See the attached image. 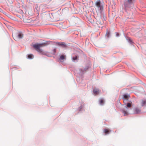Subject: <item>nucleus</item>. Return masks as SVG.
I'll list each match as a JSON object with an SVG mask.
<instances>
[{
  "label": "nucleus",
  "mask_w": 146,
  "mask_h": 146,
  "mask_svg": "<svg viewBox=\"0 0 146 146\" xmlns=\"http://www.w3.org/2000/svg\"><path fill=\"white\" fill-rule=\"evenodd\" d=\"M33 55L32 54H30L28 55V58L30 59H32L33 58Z\"/></svg>",
  "instance_id": "nucleus-14"
},
{
  "label": "nucleus",
  "mask_w": 146,
  "mask_h": 146,
  "mask_svg": "<svg viewBox=\"0 0 146 146\" xmlns=\"http://www.w3.org/2000/svg\"><path fill=\"white\" fill-rule=\"evenodd\" d=\"M105 135H107L109 133V131L107 129H105L104 131Z\"/></svg>",
  "instance_id": "nucleus-10"
},
{
  "label": "nucleus",
  "mask_w": 146,
  "mask_h": 146,
  "mask_svg": "<svg viewBox=\"0 0 146 146\" xmlns=\"http://www.w3.org/2000/svg\"><path fill=\"white\" fill-rule=\"evenodd\" d=\"M97 22V24H99L101 25L102 24V23H101L99 20H98Z\"/></svg>",
  "instance_id": "nucleus-17"
},
{
  "label": "nucleus",
  "mask_w": 146,
  "mask_h": 146,
  "mask_svg": "<svg viewBox=\"0 0 146 146\" xmlns=\"http://www.w3.org/2000/svg\"><path fill=\"white\" fill-rule=\"evenodd\" d=\"M56 49H54L53 50L54 51V54H55L56 52Z\"/></svg>",
  "instance_id": "nucleus-19"
},
{
  "label": "nucleus",
  "mask_w": 146,
  "mask_h": 146,
  "mask_svg": "<svg viewBox=\"0 0 146 146\" xmlns=\"http://www.w3.org/2000/svg\"><path fill=\"white\" fill-rule=\"evenodd\" d=\"M116 35L117 36H118L119 35V34L118 33H116Z\"/></svg>",
  "instance_id": "nucleus-20"
},
{
  "label": "nucleus",
  "mask_w": 146,
  "mask_h": 146,
  "mask_svg": "<svg viewBox=\"0 0 146 146\" xmlns=\"http://www.w3.org/2000/svg\"><path fill=\"white\" fill-rule=\"evenodd\" d=\"M96 5L98 8V10H101L103 9L102 7L101 6L100 2V1H97L96 3Z\"/></svg>",
  "instance_id": "nucleus-3"
},
{
  "label": "nucleus",
  "mask_w": 146,
  "mask_h": 146,
  "mask_svg": "<svg viewBox=\"0 0 146 146\" xmlns=\"http://www.w3.org/2000/svg\"><path fill=\"white\" fill-rule=\"evenodd\" d=\"M23 36V35L22 34L19 33L18 35L17 36L14 35L13 37L15 40L17 41L18 40L19 38L20 39L22 38Z\"/></svg>",
  "instance_id": "nucleus-4"
},
{
  "label": "nucleus",
  "mask_w": 146,
  "mask_h": 146,
  "mask_svg": "<svg viewBox=\"0 0 146 146\" xmlns=\"http://www.w3.org/2000/svg\"><path fill=\"white\" fill-rule=\"evenodd\" d=\"M110 32L109 31H107L106 34V36L108 38L110 36Z\"/></svg>",
  "instance_id": "nucleus-11"
},
{
  "label": "nucleus",
  "mask_w": 146,
  "mask_h": 146,
  "mask_svg": "<svg viewBox=\"0 0 146 146\" xmlns=\"http://www.w3.org/2000/svg\"><path fill=\"white\" fill-rule=\"evenodd\" d=\"M130 97V96L126 94H124L123 96L122 99L124 103H125L128 100L129 98Z\"/></svg>",
  "instance_id": "nucleus-2"
},
{
  "label": "nucleus",
  "mask_w": 146,
  "mask_h": 146,
  "mask_svg": "<svg viewBox=\"0 0 146 146\" xmlns=\"http://www.w3.org/2000/svg\"><path fill=\"white\" fill-rule=\"evenodd\" d=\"M77 58L78 56H77L72 58L73 60L74 61L76 60L77 59Z\"/></svg>",
  "instance_id": "nucleus-16"
},
{
  "label": "nucleus",
  "mask_w": 146,
  "mask_h": 146,
  "mask_svg": "<svg viewBox=\"0 0 146 146\" xmlns=\"http://www.w3.org/2000/svg\"><path fill=\"white\" fill-rule=\"evenodd\" d=\"M93 93L95 95H98L100 91L97 88H94L93 89Z\"/></svg>",
  "instance_id": "nucleus-5"
},
{
  "label": "nucleus",
  "mask_w": 146,
  "mask_h": 146,
  "mask_svg": "<svg viewBox=\"0 0 146 146\" xmlns=\"http://www.w3.org/2000/svg\"><path fill=\"white\" fill-rule=\"evenodd\" d=\"M140 112L141 110L138 108H136L134 109V113H139Z\"/></svg>",
  "instance_id": "nucleus-9"
},
{
  "label": "nucleus",
  "mask_w": 146,
  "mask_h": 146,
  "mask_svg": "<svg viewBox=\"0 0 146 146\" xmlns=\"http://www.w3.org/2000/svg\"><path fill=\"white\" fill-rule=\"evenodd\" d=\"M48 44V42H45L42 43H37L33 44V46L37 51L40 53H42L43 52V50L40 49V48L47 45Z\"/></svg>",
  "instance_id": "nucleus-1"
},
{
  "label": "nucleus",
  "mask_w": 146,
  "mask_h": 146,
  "mask_svg": "<svg viewBox=\"0 0 146 146\" xmlns=\"http://www.w3.org/2000/svg\"><path fill=\"white\" fill-rule=\"evenodd\" d=\"M58 44L60 45V46H61L62 47H66V45L64 44L63 43H58Z\"/></svg>",
  "instance_id": "nucleus-15"
},
{
  "label": "nucleus",
  "mask_w": 146,
  "mask_h": 146,
  "mask_svg": "<svg viewBox=\"0 0 146 146\" xmlns=\"http://www.w3.org/2000/svg\"><path fill=\"white\" fill-rule=\"evenodd\" d=\"M131 104L132 102H131V103L129 102L128 103H124V104L125 105H126V107H125V108L126 109H127V108H130L131 107Z\"/></svg>",
  "instance_id": "nucleus-7"
},
{
  "label": "nucleus",
  "mask_w": 146,
  "mask_h": 146,
  "mask_svg": "<svg viewBox=\"0 0 146 146\" xmlns=\"http://www.w3.org/2000/svg\"><path fill=\"white\" fill-rule=\"evenodd\" d=\"M140 104L142 106H145L146 105V100L143 99L141 100Z\"/></svg>",
  "instance_id": "nucleus-6"
},
{
  "label": "nucleus",
  "mask_w": 146,
  "mask_h": 146,
  "mask_svg": "<svg viewBox=\"0 0 146 146\" xmlns=\"http://www.w3.org/2000/svg\"><path fill=\"white\" fill-rule=\"evenodd\" d=\"M121 111L124 114V115H127L128 114V113L127 111V110H126L124 109H122L121 110Z\"/></svg>",
  "instance_id": "nucleus-8"
},
{
  "label": "nucleus",
  "mask_w": 146,
  "mask_h": 146,
  "mask_svg": "<svg viewBox=\"0 0 146 146\" xmlns=\"http://www.w3.org/2000/svg\"><path fill=\"white\" fill-rule=\"evenodd\" d=\"M104 103V102L103 100L101 99L100 100V104L101 105H102Z\"/></svg>",
  "instance_id": "nucleus-12"
},
{
  "label": "nucleus",
  "mask_w": 146,
  "mask_h": 146,
  "mask_svg": "<svg viewBox=\"0 0 146 146\" xmlns=\"http://www.w3.org/2000/svg\"><path fill=\"white\" fill-rule=\"evenodd\" d=\"M128 40L130 41V42H132L131 40V39L130 38H128Z\"/></svg>",
  "instance_id": "nucleus-18"
},
{
  "label": "nucleus",
  "mask_w": 146,
  "mask_h": 146,
  "mask_svg": "<svg viewBox=\"0 0 146 146\" xmlns=\"http://www.w3.org/2000/svg\"><path fill=\"white\" fill-rule=\"evenodd\" d=\"M65 56L64 55H61L60 57V59L61 60H63L64 59Z\"/></svg>",
  "instance_id": "nucleus-13"
}]
</instances>
